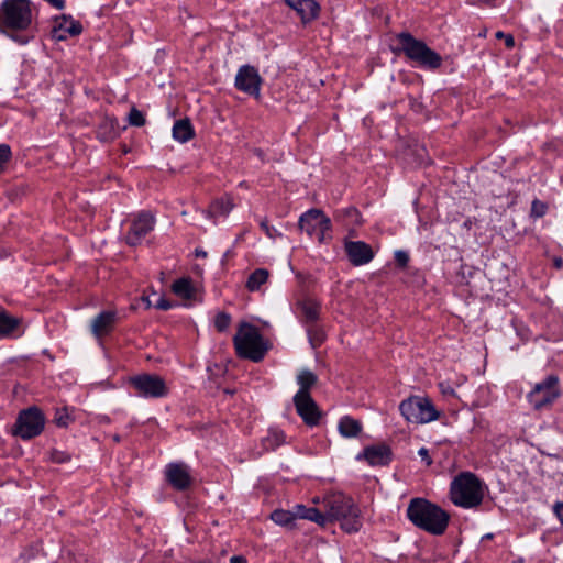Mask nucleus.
I'll list each match as a JSON object with an SVG mask.
<instances>
[{
  "mask_svg": "<svg viewBox=\"0 0 563 563\" xmlns=\"http://www.w3.org/2000/svg\"><path fill=\"white\" fill-rule=\"evenodd\" d=\"M142 300L145 303L146 308H151L152 306H154V303H152V301L148 297H143Z\"/></svg>",
  "mask_w": 563,
  "mask_h": 563,
  "instance_id": "nucleus-47",
  "label": "nucleus"
},
{
  "mask_svg": "<svg viewBox=\"0 0 563 563\" xmlns=\"http://www.w3.org/2000/svg\"><path fill=\"white\" fill-rule=\"evenodd\" d=\"M485 493V486L473 473L464 472L459 474L451 483L450 499L462 508H474L478 506Z\"/></svg>",
  "mask_w": 563,
  "mask_h": 563,
  "instance_id": "nucleus-3",
  "label": "nucleus"
},
{
  "mask_svg": "<svg viewBox=\"0 0 563 563\" xmlns=\"http://www.w3.org/2000/svg\"><path fill=\"white\" fill-rule=\"evenodd\" d=\"M418 455L420 459L429 466L432 464V459L429 455V451L427 448H420L418 451Z\"/></svg>",
  "mask_w": 563,
  "mask_h": 563,
  "instance_id": "nucleus-41",
  "label": "nucleus"
},
{
  "mask_svg": "<svg viewBox=\"0 0 563 563\" xmlns=\"http://www.w3.org/2000/svg\"><path fill=\"white\" fill-rule=\"evenodd\" d=\"M11 157V150L5 144H0V170L3 168L4 164Z\"/></svg>",
  "mask_w": 563,
  "mask_h": 563,
  "instance_id": "nucleus-37",
  "label": "nucleus"
},
{
  "mask_svg": "<svg viewBox=\"0 0 563 563\" xmlns=\"http://www.w3.org/2000/svg\"><path fill=\"white\" fill-rule=\"evenodd\" d=\"M269 273L267 269L258 268L254 271L246 283V287L250 291H256L264 285L268 279Z\"/></svg>",
  "mask_w": 563,
  "mask_h": 563,
  "instance_id": "nucleus-29",
  "label": "nucleus"
},
{
  "mask_svg": "<svg viewBox=\"0 0 563 563\" xmlns=\"http://www.w3.org/2000/svg\"><path fill=\"white\" fill-rule=\"evenodd\" d=\"M398 41L406 56L420 67L437 69L441 66L442 57L422 41L416 40L409 33L399 34Z\"/></svg>",
  "mask_w": 563,
  "mask_h": 563,
  "instance_id": "nucleus-6",
  "label": "nucleus"
},
{
  "mask_svg": "<svg viewBox=\"0 0 563 563\" xmlns=\"http://www.w3.org/2000/svg\"><path fill=\"white\" fill-rule=\"evenodd\" d=\"M547 211V206L545 203L539 201V200H534L532 202V206H531V213L534 216V217H542L544 216Z\"/></svg>",
  "mask_w": 563,
  "mask_h": 563,
  "instance_id": "nucleus-36",
  "label": "nucleus"
},
{
  "mask_svg": "<svg viewBox=\"0 0 563 563\" xmlns=\"http://www.w3.org/2000/svg\"><path fill=\"white\" fill-rule=\"evenodd\" d=\"M560 396L559 380L554 375H550L542 382L534 385L533 389L528 394L530 405L540 410L550 406Z\"/></svg>",
  "mask_w": 563,
  "mask_h": 563,
  "instance_id": "nucleus-9",
  "label": "nucleus"
},
{
  "mask_svg": "<svg viewBox=\"0 0 563 563\" xmlns=\"http://www.w3.org/2000/svg\"><path fill=\"white\" fill-rule=\"evenodd\" d=\"M129 122H130L131 125L142 126L145 123V119H144V115H143V113L141 111H139L137 109L133 108V109H131V111L129 113Z\"/></svg>",
  "mask_w": 563,
  "mask_h": 563,
  "instance_id": "nucleus-35",
  "label": "nucleus"
},
{
  "mask_svg": "<svg viewBox=\"0 0 563 563\" xmlns=\"http://www.w3.org/2000/svg\"><path fill=\"white\" fill-rule=\"evenodd\" d=\"M155 224L154 217L148 212L137 213L130 223L125 234V241L130 245H137L143 238L153 230Z\"/></svg>",
  "mask_w": 563,
  "mask_h": 563,
  "instance_id": "nucleus-12",
  "label": "nucleus"
},
{
  "mask_svg": "<svg viewBox=\"0 0 563 563\" xmlns=\"http://www.w3.org/2000/svg\"><path fill=\"white\" fill-rule=\"evenodd\" d=\"M401 416L407 422L426 424L440 418L433 402L424 396H410L399 405Z\"/></svg>",
  "mask_w": 563,
  "mask_h": 563,
  "instance_id": "nucleus-7",
  "label": "nucleus"
},
{
  "mask_svg": "<svg viewBox=\"0 0 563 563\" xmlns=\"http://www.w3.org/2000/svg\"><path fill=\"white\" fill-rule=\"evenodd\" d=\"M21 320L13 316H10L5 311H0V335L1 336H18L21 334L20 331Z\"/></svg>",
  "mask_w": 563,
  "mask_h": 563,
  "instance_id": "nucleus-23",
  "label": "nucleus"
},
{
  "mask_svg": "<svg viewBox=\"0 0 563 563\" xmlns=\"http://www.w3.org/2000/svg\"><path fill=\"white\" fill-rule=\"evenodd\" d=\"M356 460H365L372 466L386 465L390 461V451L386 445H372L364 449Z\"/></svg>",
  "mask_w": 563,
  "mask_h": 563,
  "instance_id": "nucleus-18",
  "label": "nucleus"
},
{
  "mask_svg": "<svg viewBox=\"0 0 563 563\" xmlns=\"http://www.w3.org/2000/svg\"><path fill=\"white\" fill-rule=\"evenodd\" d=\"M233 343L240 357L254 362L261 361L267 352V344L258 329L249 322H241L239 324Z\"/></svg>",
  "mask_w": 563,
  "mask_h": 563,
  "instance_id": "nucleus-4",
  "label": "nucleus"
},
{
  "mask_svg": "<svg viewBox=\"0 0 563 563\" xmlns=\"http://www.w3.org/2000/svg\"><path fill=\"white\" fill-rule=\"evenodd\" d=\"M12 38L21 45H25L30 41V37L26 35H16L12 36Z\"/></svg>",
  "mask_w": 563,
  "mask_h": 563,
  "instance_id": "nucleus-44",
  "label": "nucleus"
},
{
  "mask_svg": "<svg viewBox=\"0 0 563 563\" xmlns=\"http://www.w3.org/2000/svg\"><path fill=\"white\" fill-rule=\"evenodd\" d=\"M298 309H300L302 316L308 321H314L317 320L320 311L319 303L312 299V298H303L302 300H299L297 303Z\"/></svg>",
  "mask_w": 563,
  "mask_h": 563,
  "instance_id": "nucleus-26",
  "label": "nucleus"
},
{
  "mask_svg": "<svg viewBox=\"0 0 563 563\" xmlns=\"http://www.w3.org/2000/svg\"><path fill=\"white\" fill-rule=\"evenodd\" d=\"M303 22H309L318 16L320 7L316 0H286Z\"/></svg>",
  "mask_w": 563,
  "mask_h": 563,
  "instance_id": "nucleus-19",
  "label": "nucleus"
},
{
  "mask_svg": "<svg viewBox=\"0 0 563 563\" xmlns=\"http://www.w3.org/2000/svg\"><path fill=\"white\" fill-rule=\"evenodd\" d=\"M311 501L314 505L313 507H316L317 505H321L322 506V497L316 496V497L312 498Z\"/></svg>",
  "mask_w": 563,
  "mask_h": 563,
  "instance_id": "nucleus-46",
  "label": "nucleus"
},
{
  "mask_svg": "<svg viewBox=\"0 0 563 563\" xmlns=\"http://www.w3.org/2000/svg\"><path fill=\"white\" fill-rule=\"evenodd\" d=\"M154 307L161 310H168L173 307V305L164 297H159L154 303Z\"/></svg>",
  "mask_w": 563,
  "mask_h": 563,
  "instance_id": "nucleus-40",
  "label": "nucleus"
},
{
  "mask_svg": "<svg viewBox=\"0 0 563 563\" xmlns=\"http://www.w3.org/2000/svg\"><path fill=\"white\" fill-rule=\"evenodd\" d=\"M496 37L503 38V41H505L506 46L509 48L514 47V45H515V40H514L512 35H510V34H505L504 32L498 31L496 33Z\"/></svg>",
  "mask_w": 563,
  "mask_h": 563,
  "instance_id": "nucleus-39",
  "label": "nucleus"
},
{
  "mask_svg": "<svg viewBox=\"0 0 563 563\" xmlns=\"http://www.w3.org/2000/svg\"><path fill=\"white\" fill-rule=\"evenodd\" d=\"M395 257L397 262L402 266L406 265L409 260L407 253L402 251H397Z\"/></svg>",
  "mask_w": 563,
  "mask_h": 563,
  "instance_id": "nucleus-43",
  "label": "nucleus"
},
{
  "mask_svg": "<svg viewBox=\"0 0 563 563\" xmlns=\"http://www.w3.org/2000/svg\"><path fill=\"white\" fill-rule=\"evenodd\" d=\"M407 517L416 527L435 536L442 534L449 523V515L424 498L410 500Z\"/></svg>",
  "mask_w": 563,
  "mask_h": 563,
  "instance_id": "nucleus-2",
  "label": "nucleus"
},
{
  "mask_svg": "<svg viewBox=\"0 0 563 563\" xmlns=\"http://www.w3.org/2000/svg\"><path fill=\"white\" fill-rule=\"evenodd\" d=\"M130 383L136 393L145 398H159L168 394L166 382L157 375L141 374L132 377Z\"/></svg>",
  "mask_w": 563,
  "mask_h": 563,
  "instance_id": "nucleus-11",
  "label": "nucleus"
},
{
  "mask_svg": "<svg viewBox=\"0 0 563 563\" xmlns=\"http://www.w3.org/2000/svg\"><path fill=\"white\" fill-rule=\"evenodd\" d=\"M338 430L344 438H356L362 431V424L350 416H344L338 423Z\"/></svg>",
  "mask_w": 563,
  "mask_h": 563,
  "instance_id": "nucleus-25",
  "label": "nucleus"
},
{
  "mask_svg": "<svg viewBox=\"0 0 563 563\" xmlns=\"http://www.w3.org/2000/svg\"><path fill=\"white\" fill-rule=\"evenodd\" d=\"M466 380L465 376H460L454 382L443 380L439 383L440 391L443 396H455L454 386H461Z\"/></svg>",
  "mask_w": 563,
  "mask_h": 563,
  "instance_id": "nucleus-32",
  "label": "nucleus"
},
{
  "mask_svg": "<svg viewBox=\"0 0 563 563\" xmlns=\"http://www.w3.org/2000/svg\"><path fill=\"white\" fill-rule=\"evenodd\" d=\"M345 251L350 261L354 265H364L372 261L374 253L368 244L362 241H351L345 243Z\"/></svg>",
  "mask_w": 563,
  "mask_h": 563,
  "instance_id": "nucleus-17",
  "label": "nucleus"
},
{
  "mask_svg": "<svg viewBox=\"0 0 563 563\" xmlns=\"http://www.w3.org/2000/svg\"><path fill=\"white\" fill-rule=\"evenodd\" d=\"M553 511L560 522L563 525V503H556L553 507Z\"/></svg>",
  "mask_w": 563,
  "mask_h": 563,
  "instance_id": "nucleus-42",
  "label": "nucleus"
},
{
  "mask_svg": "<svg viewBox=\"0 0 563 563\" xmlns=\"http://www.w3.org/2000/svg\"><path fill=\"white\" fill-rule=\"evenodd\" d=\"M285 442V434L282 430L269 429L267 435L263 439L265 450H275Z\"/></svg>",
  "mask_w": 563,
  "mask_h": 563,
  "instance_id": "nucleus-30",
  "label": "nucleus"
},
{
  "mask_svg": "<svg viewBox=\"0 0 563 563\" xmlns=\"http://www.w3.org/2000/svg\"><path fill=\"white\" fill-rule=\"evenodd\" d=\"M196 255H197V256L206 257V256H207V253H206L205 251H199V250H197V251H196Z\"/></svg>",
  "mask_w": 563,
  "mask_h": 563,
  "instance_id": "nucleus-48",
  "label": "nucleus"
},
{
  "mask_svg": "<svg viewBox=\"0 0 563 563\" xmlns=\"http://www.w3.org/2000/svg\"><path fill=\"white\" fill-rule=\"evenodd\" d=\"M324 523L340 521L346 532H356L362 527L360 509L352 498L342 493H331L322 497Z\"/></svg>",
  "mask_w": 563,
  "mask_h": 563,
  "instance_id": "nucleus-1",
  "label": "nucleus"
},
{
  "mask_svg": "<svg viewBox=\"0 0 563 563\" xmlns=\"http://www.w3.org/2000/svg\"><path fill=\"white\" fill-rule=\"evenodd\" d=\"M297 413L308 426H316L320 419V411L309 393L297 391L294 397Z\"/></svg>",
  "mask_w": 563,
  "mask_h": 563,
  "instance_id": "nucleus-14",
  "label": "nucleus"
},
{
  "mask_svg": "<svg viewBox=\"0 0 563 563\" xmlns=\"http://www.w3.org/2000/svg\"><path fill=\"white\" fill-rule=\"evenodd\" d=\"M81 32V24L70 15H60L54 19L52 37L55 41H66L69 37L79 35Z\"/></svg>",
  "mask_w": 563,
  "mask_h": 563,
  "instance_id": "nucleus-15",
  "label": "nucleus"
},
{
  "mask_svg": "<svg viewBox=\"0 0 563 563\" xmlns=\"http://www.w3.org/2000/svg\"><path fill=\"white\" fill-rule=\"evenodd\" d=\"M172 291L186 301H192L197 298L198 288L190 278L184 277L173 283Z\"/></svg>",
  "mask_w": 563,
  "mask_h": 563,
  "instance_id": "nucleus-21",
  "label": "nucleus"
},
{
  "mask_svg": "<svg viewBox=\"0 0 563 563\" xmlns=\"http://www.w3.org/2000/svg\"><path fill=\"white\" fill-rule=\"evenodd\" d=\"M262 79L258 71L249 65L239 68L235 76V87L254 97L260 96Z\"/></svg>",
  "mask_w": 563,
  "mask_h": 563,
  "instance_id": "nucleus-13",
  "label": "nucleus"
},
{
  "mask_svg": "<svg viewBox=\"0 0 563 563\" xmlns=\"http://www.w3.org/2000/svg\"><path fill=\"white\" fill-rule=\"evenodd\" d=\"M230 563H247V560L243 555H233L230 559Z\"/></svg>",
  "mask_w": 563,
  "mask_h": 563,
  "instance_id": "nucleus-45",
  "label": "nucleus"
},
{
  "mask_svg": "<svg viewBox=\"0 0 563 563\" xmlns=\"http://www.w3.org/2000/svg\"><path fill=\"white\" fill-rule=\"evenodd\" d=\"M271 519L278 526L292 528L297 519L295 507L292 510L277 509L271 514Z\"/></svg>",
  "mask_w": 563,
  "mask_h": 563,
  "instance_id": "nucleus-27",
  "label": "nucleus"
},
{
  "mask_svg": "<svg viewBox=\"0 0 563 563\" xmlns=\"http://www.w3.org/2000/svg\"><path fill=\"white\" fill-rule=\"evenodd\" d=\"M33 13L27 0H4L0 5L1 31H27Z\"/></svg>",
  "mask_w": 563,
  "mask_h": 563,
  "instance_id": "nucleus-5",
  "label": "nucleus"
},
{
  "mask_svg": "<svg viewBox=\"0 0 563 563\" xmlns=\"http://www.w3.org/2000/svg\"><path fill=\"white\" fill-rule=\"evenodd\" d=\"M349 212L353 213V214H357V211L355 209H351Z\"/></svg>",
  "mask_w": 563,
  "mask_h": 563,
  "instance_id": "nucleus-49",
  "label": "nucleus"
},
{
  "mask_svg": "<svg viewBox=\"0 0 563 563\" xmlns=\"http://www.w3.org/2000/svg\"><path fill=\"white\" fill-rule=\"evenodd\" d=\"M51 460L56 463H64L69 460V455L62 451H53L51 453Z\"/></svg>",
  "mask_w": 563,
  "mask_h": 563,
  "instance_id": "nucleus-38",
  "label": "nucleus"
},
{
  "mask_svg": "<svg viewBox=\"0 0 563 563\" xmlns=\"http://www.w3.org/2000/svg\"><path fill=\"white\" fill-rule=\"evenodd\" d=\"M44 426L43 412L36 407H31L19 413L12 433L23 440H30L41 434Z\"/></svg>",
  "mask_w": 563,
  "mask_h": 563,
  "instance_id": "nucleus-8",
  "label": "nucleus"
},
{
  "mask_svg": "<svg viewBox=\"0 0 563 563\" xmlns=\"http://www.w3.org/2000/svg\"><path fill=\"white\" fill-rule=\"evenodd\" d=\"M297 519H305L317 523L320 527H325L322 509L318 507H308L302 504L295 505Z\"/></svg>",
  "mask_w": 563,
  "mask_h": 563,
  "instance_id": "nucleus-24",
  "label": "nucleus"
},
{
  "mask_svg": "<svg viewBox=\"0 0 563 563\" xmlns=\"http://www.w3.org/2000/svg\"><path fill=\"white\" fill-rule=\"evenodd\" d=\"M214 328L219 331V332H224L228 330V328L230 327L231 324V316L227 312H218L214 317Z\"/></svg>",
  "mask_w": 563,
  "mask_h": 563,
  "instance_id": "nucleus-34",
  "label": "nucleus"
},
{
  "mask_svg": "<svg viewBox=\"0 0 563 563\" xmlns=\"http://www.w3.org/2000/svg\"><path fill=\"white\" fill-rule=\"evenodd\" d=\"M168 483L178 490L188 488L192 482L190 470L184 463H169L165 468Z\"/></svg>",
  "mask_w": 563,
  "mask_h": 563,
  "instance_id": "nucleus-16",
  "label": "nucleus"
},
{
  "mask_svg": "<svg viewBox=\"0 0 563 563\" xmlns=\"http://www.w3.org/2000/svg\"><path fill=\"white\" fill-rule=\"evenodd\" d=\"M233 208V202L230 197H222L214 200L208 210H202V214L206 218L216 220L219 217H225Z\"/></svg>",
  "mask_w": 563,
  "mask_h": 563,
  "instance_id": "nucleus-22",
  "label": "nucleus"
},
{
  "mask_svg": "<svg viewBox=\"0 0 563 563\" xmlns=\"http://www.w3.org/2000/svg\"><path fill=\"white\" fill-rule=\"evenodd\" d=\"M316 382L317 376L312 372L308 369L300 371L297 375V384L300 387L298 391L303 390V393H309V388H311Z\"/></svg>",
  "mask_w": 563,
  "mask_h": 563,
  "instance_id": "nucleus-31",
  "label": "nucleus"
},
{
  "mask_svg": "<svg viewBox=\"0 0 563 563\" xmlns=\"http://www.w3.org/2000/svg\"><path fill=\"white\" fill-rule=\"evenodd\" d=\"M115 313L103 311L98 314L91 322V331L95 336L100 338L109 333L114 324Z\"/></svg>",
  "mask_w": 563,
  "mask_h": 563,
  "instance_id": "nucleus-20",
  "label": "nucleus"
},
{
  "mask_svg": "<svg viewBox=\"0 0 563 563\" xmlns=\"http://www.w3.org/2000/svg\"><path fill=\"white\" fill-rule=\"evenodd\" d=\"M194 135L192 128L187 120H179L175 122L173 126V137L180 142L185 143L189 141Z\"/></svg>",
  "mask_w": 563,
  "mask_h": 563,
  "instance_id": "nucleus-28",
  "label": "nucleus"
},
{
  "mask_svg": "<svg viewBox=\"0 0 563 563\" xmlns=\"http://www.w3.org/2000/svg\"><path fill=\"white\" fill-rule=\"evenodd\" d=\"M299 227L308 235L323 242L331 230V221L321 210L310 209L300 217Z\"/></svg>",
  "mask_w": 563,
  "mask_h": 563,
  "instance_id": "nucleus-10",
  "label": "nucleus"
},
{
  "mask_svg": "<svg viewBox=\"0 0 563 563\" xmlns=\"http://www.w3.org/2000/svg\"><path fill=\"white\" fill-rule=\"evenodd\" d=\"M73 421L71 413L68 408H59L55 411L54 422L58 427H67Z\"/></svg>",
  "mask_w": 563,
  "mask_h": 563,
  "instance_id": "nucleus-33",
  "label": "nucleus"
}]
</instances>
